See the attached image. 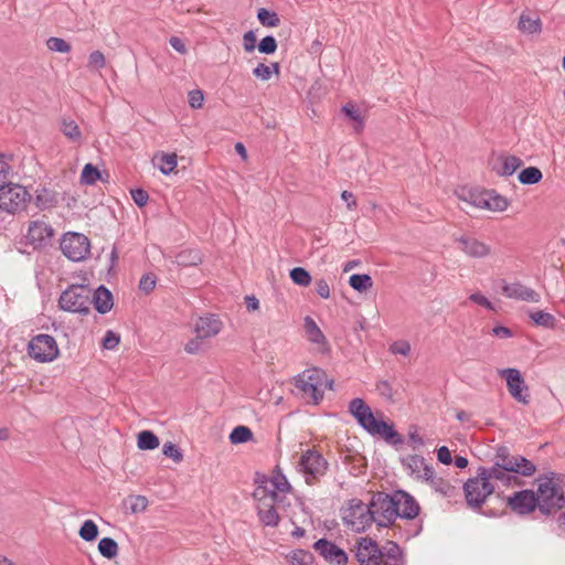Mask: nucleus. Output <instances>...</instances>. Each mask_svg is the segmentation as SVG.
Here are the masks:
<instances>
[{
  "instance_id": "c9c22d12",
  "label": "nucleus",
  "mask_w": 565,
  "mask_h": 565,
  "mask_svg": "<svg viewBox=\"0 0 565 565\" xmlns=\"http://www.w3.org/2000/svg\"><path fill=\"white\" fill-rule=\"evenodd\" d=\"M542 177V172L539 168L529 167L519 173L518 179L522 184H535L541 181Z\"/></svg>"
},
{
  "instance_id": "7c9ffc66",
  "label": "nucleus",
  "mask_w": 565,
  "mask_h": 565,
  "mask_svg": "<svg viewBox=\"0 0 565 565\" xmlns=\"http://www.w3.org/2000/svg\"><path fill=\"white\" fill-rule=\"evenodd\" d=\"M303 327L309 341L316 344H322L326 342L324 334L311 317L307 316L305 318Z\"/></svg>"
},
{
  "instance_id": "6e6552de",
  "label": "nucleus",
  "mask_w": 565,
  "mask_h": 565,
  "mask_svg": "<svg viewBox=\"0 0 565 565\" xmlns=\"http://www.w3.org/2000/svg\"><path fill=\"white\" fill-rule=\"evenodd\" d=\"M60 248L70 260L82 262L90 254V241L82 233L67 232L61 238Z\"/></svg>"
},
{
  "instance_id": "20e7f679",
  "label": "nucleus",
  "mask_w": 565,
  "mask_h": 565,
  "mask_svg": "<svg viewBox=\"0 0 565 565\" xmlns=\"http://www.w3.org/2000/svg\"><path fill=\"white\" fill-rule=\"evenodd\" d=\"M323 370L313 367L303 371L296 381V386L302 392L303 397L318 404L324 393L327 386L331 387Z\"/></svg>"
},
{
  "instance_id": "680f3d73",
  "label": "nucleus",
  "mask_w": 565,
  "mask_h": 565,
  "mask_svg": "<svg viewBox=\"0 0 565 565\" xmlns=\"http://www.w3.org/2000/svg\"><path fill=\"white\" fill-rule=\"evenodd\" d=\"M131 196L134 202L139 206L142 207L148 203L149 195L148 193L142 189H135L131 190Z\"/></svg>"
},
{
  "instance_id": "052dcab7",
  "label": "nucleus",
  "mask_w": 565,
  "mask_h": 565,
  "mask_svg": "<svg viewBox=\"0 0 565 565\" xmlns=\"http://www.w3.org/2000/svg\"><path fill=\"white\" fill-rule=\"evenodd\" d=\"M253 75L262 81H268L271 77V67L264 63H259L254 70Z\"/></svg>"
},
{
  "instance_id": "4c0bfd02",
  "label": "nucleus",
  "mask_w": 565,
  "mask_h": 565,
  "mask_svg": "<svg viewBox=\"0 0 565 565\" xmlns=\"http://www.w3.org/2000/svg\"><path fill=\"white\" fill-rule=\"evenodd\" d=\"M253 438L252 430L246 426H237L235 427L231 435H230V441L234 445L243 444Z\"/></svg>"
},
{
  "instance_id": "603ef678",
  "label": "nucleus",
  "mask_w": 565,
  "mask_h": 565,
  "mask_svg": "<svg viewBox=\"0 0 565 565\" xmlns=\"http://www.w3.org/2000/svg\"><path fill=\"white\" fill-rule=\"evenodd\" d=\"M162 454L179 463L183 460L182 451L171 441H167L162 447Z\"/></svg>"
},
{
  "instance_id": "69168bd1",
  "label": "nucleus",
  "mask_w": 565,
  "mask_h": 565,
  "mask_svg": "<svg viewBox=\"0 0 565 565\" xmlns=\"http://www.w3.org/2000/svg\"><path fill=\"white\" fill-rule=\"evenodd\" d=\"M203 339H199L195 334V338L191 339L185 345L184 351L189 354H196L202 350Z\"/></svg>"
},
{
  "instance_id": "9d476101",
  "label": "nucleus",
  "mask_w": 565,
  "mask_h": 565,
  "mask_svg": "<svg viewBox=\"0 0 565 565\" xmlns=\"http://www.w3.org/2000/svg\"><path fill=\"white\" fill-rule=\"evenodd\" d=\"M31 195L28 190L17 183H7L0 188V210L14 214L25 209Z\"/></svg>"
},
{
  "instance_id": "5fc2aeb1",
  "label": "nucleus",
  "mask_w": 565,
  "mask_h": 565,
  "mask_svg": "<svg viewBox=\"0 0 565 565\" xmlns=\"http://www.w3.org/2000/svg\"><path fill=\"white\" fill-rule=\"evenodd\" d=\"M277 50V41L274 36L267 35L258 44V51L264 54H273Z\"/></svg>"
},
{
  "instance_id": "bb28decb",
  "label": "nucleus",
  "mask_w": 565,
  "mask_h": 565,
  "mask_svg": "<svg viewBox=\"0 0 565 565\" xmlns=\"http://www.w3.org/2000/svg\"><path fill=\"white\" fill-rule=\"evenodd\" d=\"M92 302L99 313H107L114 306L113 295L106 287L99 286L93 295Z\"/></svg>"
},
{
  "instance_id": "7ed1b4c3",
  "label": "nucleus",
  "mask_w": 565,
  "mask_h": 565,
  "mask_svg": "<svg viewBox=\"0 0 565 565\" xmlns=\"http://www.w3.org/2000/svg\"><path fill=\"white\" fill-rule=\"evenodd\" d=\"M537 508L543 514H552L565 505L564 492L558 475L550 472L537 479Z\"/></svg>"
},
{
  "instance_id": "6ab92c4d",
  "label": "nucleus",
  "mask_w": 565,
  "mask_h": 565,
  "mask_svg": "<svg viewBox=\"0 0 565 565\" xmlns=\"http://www.w3.org/2000/svg\"><path fill=\"white\" fill-rule=\"evenodd\" d=\"M313 548L332 565L348 564L349 558L347 553L331 541L320 539L313 544Z\"/></svg>"
},
{
  "instance_id": "a211bd4d",
  "label": "nucleus",
  "mask_w": 565,
  "mask_h": 565,
  "mask_svg": "<svg viewBox=\"0 0 565 565\" xmlns=\"http://www.w3.org/2000/svg\"><path fill=\"white\" fill-rule=\"evenodd\" d=\"M55 235L54 228L45 221H32L29 224L26 238L34 248H43L51 244Z\"/></svg>"
},
{
  "instance_id": "4d7b16f0",
  "label": "nucleus",
  "mask_w": 565,
  "mask_h": 565,
  "mask_svg": "<svg viewBox=\"0 0 565 565\" xmlns=\"http://www.w3.org/2000/svg\"><path fill=\"white\" fill-rule=\"evenodd\" d=\"M411 344L408 341L399 340L395 341L390 345V352L393 354H399L407 356L411 353Z\"/></svg>"
},
{
  "instance_id": "0e129e2a",
  "label": "nucleus",
  "mask_w": 565,
  "mask_h": 565,
  "mask_svg": "<svg viewBox=\"0 0 565 565\" xmlns=\"http://www.w3.org/2000/svg\"><path fill=\"white\" fill-rule=\"evenodd\" d=\"M243 46L244 50L248 53L253 52L256 47V35L254 31H247L243 35Z\"/></svg>"
},
{
  "instance_id": "a878e982",
  "label": "nucleus",
  "mask_w": 565,
  "mask_h": 565,
  "mask_svg": "<svg viewBox=\"0 0 565 565\" xmlns=\"http://www.w3.org/2000/svg\"><path fill=\"white\" fill-rule=\"evenodd\" d=\"M522 166V160L515 156H501L497 159L493 170L498 175H512Z\"/></svg>"
},
{
  "instance_id": "0eeeda50",
  "label": "nucleus",
  "mask_w": 565,
  "mask_h": 565,
  "mask_svg": "<svg viewBox=\"0 0 565 565\" xmlns=\"http://www.w3.org/2000/svg\"><path fill=\"white\" fill-rule=\"evenodd\" d=\"M373 523L381 527L388 526L397 519L395 509V492L387 494L377 492L370 502Z\"/></svg>"
},
{
  "instance_id": "de8ad7c7",
  "label": "nucleus",
  "mask_w": 565,
  "mask_h": 565,
  "mask_svg": "<svg viewBox=\"0 0 565 565\" xmlns=\"http://www.w3.org/2000/svg\"><path fill=\"white\" fill-rule=\"evenodd\" d=\"M291 280L299 286L307 287L311 282L310 274L302 267H296L290 270Z\"/></svg>"
},
{
  "instance_id": "e2e57ef3",
  "label": "nucleus",
  "mask_w": 565,
  "mask_h": 565,
  "mask_svg": "<svg viewBox=\"0 0 565 565\" xmlns=\"http://www.w3.org/2000/svg\"><path fill=\"white\" fill-rule=\"evenodd\" d=\"M203 100H204V97H203V94L201 90L194 89L189 93V104L192 108H194V109L201 108L203 105Z\"/></svg>"
},
{
  "instance_id": "37998d69",
  "label": "nucleus",
  "mask_w": 565,
  "mask_h": 565,
  "mask_svg": "<svg viewBox=\"0 0 565 565\" xmlns=\"http://www.w3.org/2000/svg\"><path fill=\"white\" fill-rule=\"evenodd\" d=\"M36 206L41 210L52 207L56 203L55 194L46 189L38 192L35 198Z\"/></svg>"
},
{
  "instance_id": "b1692460",
  "label": "nucleus",
  "mask_w": 565,
  "mask_h": 565,
  "mask_svg": "<svg viewBox=\"0 0 565 565\" xmlns=\"http://www.w3.org/2000/svg\"><path fill=\"white\" fill-rule=\"evenodd\" d=\"M256 488H266L269 491V494H279L287 493L290 491L291 487L279 469L274 471V475L269 479H265Z\"/></svg>"
},
{
  "instance_id": "cd10ccee",
  "label": "nucleus",
  "mask_w": 565,
  "mask_h": 565,
  "mask_svg": "<svg viewBox=\"0 0 565 565\" xmlns=\"http://www.w3.org/2000/svg\"><path fill=\"white\" fill-rule=\"evenodd\" d=\"M152 162L161 171V173L168 175L175 170L178 164V157L174 152L166 153L160 151L153 156Z\"/></svg>"
},
{
  "instance_id": "c756f323",
  "label": "nucleus",
  "mask_w": 565,
  "mask_h": 565,
  "mask_svg": "<svg viewBox=\"0 0 565 565\" xmlns=\"http://www.w3.org/2000/svg\"><path fill=\"white\" fill-rule=\"evenodd\" d=\"M62 134L72 142L81 143L82 142V131L78 125L70 118H63L61 120L60 127Z\"/></svg>"
},
{
  "instance_id": "2f4dec72",
  "label": "nucleus",
  "mask_w": 565,
  "mask_h": 565,
  "mask_svg": "<svg viewBox=\"0 0 565 565\" xmlns=\"http://www.w3.org/2000/svg\"><path fill=\"white\" fill-rule=\"evenodd\" d=\"M175 262L179 266H198L202 263V256L196 249H185L175 256Z\"/></svg>"
},
{
  "instance_id": "ddd939ff",
  "label": "nucleus",
  "mask_w": 565,
  "mask_h": 565,
  "mask_svg": "<svg viewBox=\"0 0 565 565\" xmlns=\"http://www.w3.org/2000/svg\"><path fill=\"white\" fill-rule=\"evenodd\" d=\"M29 354L39 362H50L58 355V347L52 335L38 334L29 343Z\"/></svg>"
},
{
  "instance_id": "f3484780",
  "label": "nucleus",
  "mask_w": 565,
  "mask_h": 565,
  "mask_svg": "<svg viewBox=\"0 0 565 565\" xmlns=\"http://www.w3.org/2000/svg\"><path fill=\"white\" fill-rule=\"evenodd\" d=\"M352 551L360 565H381L380 546L371 537H360Z\"/></svg>"
},
{
  "instance_id": "412c9836",
  "label": "nucleus",
  "mask_w": 565,
  "mask_h": 565,
  "mask_svg": "<svg viewBox=\"0 0 565 565\" xmlns=\"http://www.w3.org/2000/svg\"><path fill=\"white\" fill-rule=\"evenodd\" d=\"M222 329L223 322L215 315L200 317L194 324V333L203 340L216 337Z\"/></svg>"
},
{
  "instance_id": "338daca9",
  "label": "nucleus",
  "mask_w": 565,
  "mask_h": 565,
  "mask_svg": "<svg viewBox=\"0 0 565 565\" xmlns=\"http://www.w3.org/2000/svg\"><path fill=\"white\" fill-rule=\"evenodd\" d=\"M317 294L323 298L328 299L330 297V287L326 279H318L315 282Z\"/></svg>"
},
{
  "instance_id": "49530a36",
  "label": "nucleus",
  "mask_w": 565,
  "mask_h": 565,
  "mask_svg": "<svg viewBox=\"0 0 565 565\" xmlns=\"http://www.w3.org/2000/svg\"><path fill=\"white\" fill-rule=\"evenodd\" d=\"M46 46L52 52L68 53L71 52V44L62 38L51 36L46 40Z\"/></svg>"
},
{
  "instance_id": "f704fd0d",
  "label": "nucleus",
  "mask_w": 565,
  "mask_h": 565,
  "mask_svg": "<svg viewBox=\"0 0 565 565\" xmlns=\"http://www.w3.org/2000/svg\"><path fill=\"white\" fill-rule=\"evenodd\" d=\"M349 285L359 292L367 291L372 288L373 281L370 275L354 274L349 279Z\"/></svg>"
},
{
  "instance_id": "58836bf2",
  "label": "nucleus",
  "mask_w": 565,
  "mask_h": 565,
  "mask_svg": "<svg viewBox=\"0 0 565 565\" xmlns=\"http://www.w3.org/2000/svg\"><path fill=\"white\" fill-rule=\"evenodd\" d=\"M126 504L131 513L137 514L146 511L148 507V499L145 495H129Z\"/></svg>"
},
{
  "instance_id": "c85d7f7f",
  "label": "nucleus",
  "mask_w": 565,
  "mask_h": 565,
  "mask_svg": "<svg viewBox=\"0 0 565 565\" xmlns=\"http://www.w3.org/2000/svg\"><path fill=\"white\" fill-rule=\"evenodd\" d=\"M518 28L523 33L539 34L542 32V21L539 17L531 18L530 15L522 13L519 18Z\"/></svg>"
},
{
  "instance_id": "dca6fc26",
  "label": "nucleus",
  "mask_w": 565,
  "mask_h": 565,
  "mask_svg": "<svg viewBox=\"0 0 565 565\" xmlns=\"http://www.w3.org/2000/svg\"><path fill=\"white\" fill-rule=\"evenodd\" d=\"M469 202L476 207L494 212L505 211L509 206L508 200L494 191L470 192Z\"/></svg>"
},
{
  "instance_id": "f257e3e1",
  "label": "nucleus",
  "mask_w": 565,
  "mask_h": 565,
  "mask_svg": "<svg viewBox=\"0 0 565 565\" xmlns=\"http://www.w3.org/2000/svg\"><path fill=\"white\" fill-rule=\"evenodd\" d=\"M479 470L480 476L486 477L487 481L494 479L510 486L518 480L511 472L531 477L536 472V466L523 456L512 455L507 446H499L494 455V465L491 468L480 467Z\"/></svg>"
},
{
  "instance_id": "ea45409f",
  "label": "nucleus",
  "mask_w": 565,
  "mask_h": 565,
  "mask_svg": "<svg viewBox=\"0 0 565 565\" xmlns=\"http://www.w3.org/2000/svg\"><path fill=\"white\" fill-rule=\"evenodd\" d=\"M342 111L353 121L358 124L356 129L360 131L363 129L364 126V116L362 115V111L355 107L352 103H347L342 107Z\"/></svg>"
},
{
  "instance_id": "423d86ee",
  "label": "nucleus",
  "mask_w": 565,
  "mask_h": 565,
  "mask_svg": "<svg viewBox=\"0 0 565 565\" xmlns=\"http://www.w3.org/2000/svg\"><path fill=\"white\" fill-rule=\"evenodd\" d=\"M342 520L353 532H364L373 523L370 503L365 504L360 499H352L343 510Z\"/></svg>"
},
{
  "instance_id": "473e14b6",
  "label": "nucleus",
  "mask_w": 565,
  "mask_h": 565,
  "mask_svg": "<svg viewBox=\"0 0 565 565\" xmlns=\"http://www.w3.org/2000/svg\"><path fill=\"white\" fill-rule=\"evenodd\" d=\"M138 448L141 450H153L159 447V438L150 430H142L138 434Z\"/></svg>"
},
{
  "instance_id": "3c124183",
  "label": "nucleus",
  "mask_w": 565,
  "mask_h": 565,
  "mask_svg": "<svg viewBox=\"0 0 565 565\" xmlns=\"http://www.w3.org/2000/svg\"><path fill=\"white\" fill-rule=\"evenodd\" d=\"M404 465L412 471V473H420L424 466L426 465L425 459L422 456L414 455L408 456L404 460Z\"/></svg>"
},
{
  "instance_id": "f8f14e48",
  "label": "nucleus",
  "mask_w": 565,
  "mask_h": 565,
  "mask_svg": "<svg viewBox=\"0 0 565 565\" xmlns=\"http://www.w3.org/2000/svg\"><path fill=\"white\" fill-rule=\"evenodd\" d=\"M463 491L468 505L480 508L494 491V487L486 480V477L480 476V470L478 469L477 476L468 479L465 483Z\"/></svg>"
},
{
  "instance_id": "2eb2a0df",
  "label": "nucleus",
  "mask_w": 565,
  "mask_h": 565,
  "mask_svg": "<svg viewBox=\"0 0 565 565\" xmlns=\"http://www.w3.org/2000/svg\"><path fill=\"white\" fill-rule=\"evenodd\" d=\"M499 374L507 381L508 391L511 394V396L522 404H529V388L524 384V380L520 371L516 369L509 367L500 370Z\"/></svg>"
},
{
  "instance_id": "9b49d317",
  "label": "nucleus",
  "mask_w": 565,
  "mask_h": 565,
  "mask_svg": "<svg viewBox=\"0 0 565 565\" xmlns=\"http://www.w3.org/2000/svg\"><path fill=\"white\" fill-rule=\"evenodd\" d=\"M253 497L257 501V512L262 523L266 526H276L279 522V515L276 510L279 494H269L266 488H256Z\"/></svg>"
},
{
  "instance_id": "f03ea898",
  "label": "nucleus",
  "mask_w": 565,
  "mask_h": 565,
  "mask_svg": "<svg viewBox=\"0 0 565 565\" xmlns=\"http://www.w3.org/2000/svg\"><path fill=\"white\" fill-rule=\"evenodd\" d=\"M349 413L372 436H380L393 444L401 443L399 435L394 430L393 425L375 417L364 399L360 397L353 398L349 403Z\"/></svg>"
},
{
  "instance_id": "4468645a",
  "label": "nucleus",
  "mask_w": 565,
  "mask_h": 565,
  "mask_svg": "<svg viewBox=\"0 0 565 565\" xmlns=\"http://www.w3.org/2000/svg\"><path fill=\"white\" fill-rule=\"evenodd\" d=\"M455 242L458 243L459 249L470 258L482 259L490 257L493 253L491 245L472 235H460L455 238Z\"/></svg>"
},
{
  "instance_id": "393cba45",
  "label": "nucleus",
  "mask_w": 565,
  "mask_h": 565,
  "mask_svg": "<svg viewBox=\"0 0 565 565\" xmlns=\"http://www.w3.org/2000/svg\"><path fill=\"white\" fill-rule=\"evenodd\" d=\"M381 565H405L401 547L393 541H387L382 547Z\"/></svg>"
},
{
  "instance_id": "09e8293b",
  "label": "nucleus",
  "mask_w": 565,
  "mask_h": 565,
  "mask_svg": "<svg viewBox=\"0 0 565 565\" xmlns=\"http://www.w3.org/2000/svg\"><path fill=\"white\" fill-rule=\"evenodd\" d=\"M100 178L99 170L92 163L84 166L81 181L85 184H94Z\"/></svg>"
},
{
  "instance_id": "4be33fe9",
  "label": "nucleus",
  "mask_w": 565,
  "mask_h": 565,
  "mask_svg": "<svg viewBox=\"0 0 565 565\" xmlns=\"http://www.w3.org/2000/svg\"><path fill=\"white\" fill-rule=\"evenodd\" d=\"M502 294L512 299L529 301V302H539L540 295L521 282H507L502 280Z\"/></svg>"
},
{
  "instance_id": "c03bdc74",
  "label": "nucleus",
  "mask_w": 565,
  "mask_h": 565,
  "mask_svg": "<svg viewBox=\"0 0 565 565\" xmlns=\"http://www.w3.org/2000/svg\"><path fill=\"white\" fill-rule=\"evenodd\" d=\"M429 484L436 492H439L445 497H451L452 492L455 491V487L451 486L449 481L437 476L431 479Z\"/></svg>"
},
{
  "instance_id": "39448f33",
  "label": "nucleus",
  "mask_w": 565,
  "mask_h": 565,
  "mask_svg": "<svg viewBox=\"0 0 565 565\" xmlns=\"http://www.w3.org/2000/svg\"><path fill=\"white\" fill-rule=\"evenodd\" d=\"M92 291L87 285L75 284L64 290L58 299V306L62 310L88 315L90 311Z\"/></svg>"
},
{
  "instance_id": "13d9d810",
  "label": "nucleus",
  "mask_w": 565,
  "mask_h": 565,
  "mask_svg": "<svg viewBox=\"0 0 565 565\" xmlns=\"http://www.w3.org/2000/svg\"><path fill=\"white\" fill-rule=\"evenodd\" d=\"M120 342V337L113 332V331H107L104 339H103V348L106 349V350H113L115 349Z\"/></svg>"
},
{
  "instance_id": "1a4fd4ad",
  "label": "nucleus",
  "mask_w": 565,
  "mask_h": 565,
  "mask_svg": "<svg viewBox=\"0 0 565 565\" xmlns=\"http://www.w3.org/2000/svg\"><path fill=\"white\" fill-rule=\"evenodd\" d=\"M297 469L303 475L306 482L311 484L326 475L328 462L320 452L309 449L301 454Z\"/></svg>"
},
{
  "instance_id": "72a5a7b5",
  "label": "nucleus",
  "mask_w": 565,
  "mask_h": 565,
  "mask_svg": "<svg viewBox=\"0 0 565 565\" xmlns=\"http://www.w3.org/2000/svg\"><path fill=\"white\" fill-rule=\"evenodd\" d=\"M118 544L111 537H104L98 542V552L108 559H113L118 555Z\"/></svg>"
},
{
  "instance_id": "79ce46f5",
  "label": "nucleus",
  "mask_w": 565,
  "mask_h": 565,
  "mask_svg": "<svg viewBox=\"0 0 565 565\" xmlns=\"http://www.w3.org/2000/svg\"><path fill=\"white\" fill-rule=\"evenodd\" d=\"M257 18L263 25L269 26V28L278 26L280 23V19L278 17V14L276 12L269 11L265 8H262L258 10Z\"/></svg>"
},
{
  "instance_id": "8fccbe9b",
  "label": "nucleus",
  "mask_w": 565,
  "mask_h": 565,
  "mask_svg": "<svg viewBox=\"0 0 565 565\" xmlns=\"http://www.w3.org/2000/svg\"><path fill=\"white\" fill-rule=\"evenodd\" d=\"M106 66V57L102 51H93L88 56L87 68L99 71Z\"/></svg>"
},
{
  "instance_id": "e433bc0d",
  "label": "nucleus",
  "mask_w": 565,
  "mask_h": 565,
  "mask_svg": "<svg viewBox=\"0 0 565 565\" xmlns=\"http://www.w3.org/2000/svg\"><path fill=\"white\" fill-rule=\"evenodd\" d=\"M290 565H312L313 556L303 550H296L287 556Z\"/></svg>"
},
{
  "instance_id": "a19ab883",
  "label": "nucleus",
  "mask_w": 565,
  "mask_h": 565,
  "mask_svg": "<svg viewBox=\"0 0 565 565\" xmlns=\"http://www.w3.org/2000/svg\"><path fill=\"white\" fill-rule=\"evenodd\" d=\"M78 535L84 541L92 542L98 536V526L93 520H86L81 526Z\"/></svg>"
},
{
  "instance_id": "864d4df0",
  "label": "nucleus",
  "mask_w": 565,
  "mask_h": 565,
  "mask_svg": "<svg viewBox=\"0 0 565 565\" xmlns=\"http://www.w3.org/2000/svg\"><path fill=\"white\" fill-rule=\"evenodd\" d=\"M375 390L379 393L380 396L387 401L394 399L395 391L392 386V384L386 380H381L376 383Z\"/></svg>"
},
{
  "instance_id": "774afa93",
  "label": "nucleus",
  "mask_w": 565,
  "mask_h": 565,
  "mask_svg": "<svg viewBox=\"0 0 565 565\" xmlns=\"http://www.w3.org/2000/svg\"><path fill=\"white\" fill-rule=\"evenodd\" d=\"M437 458L444 465H449L452 461L450 450L446 446L438 448Z\"/></svg>"
},
{
  "instance_id": "a18cd8bd",
  "label": "nucleus",
  "mask_w": 565,
  "mask_h": 565,
  "mask_svg": "<svg viewBox=\"0 0 565 565\" xmlns=\"http://www.w3.org/2000/svg\"><path fill=\"white\" fill-rule=\"evenodd\" d=\"M530 318L535 322L537 326H542L545 328H554L555 326V318L548 312H544L542 310H537L530 313Z\"/></svg>"
},
{
  "instance_id": "5701e85b",
  "label": "nucleus",
  "mask_w": 565,
  "mask_h": 565,
  "mask_svg": "<svg viewBox=\"0 0 565 565\" xmlns=\"http://www.w3.org/2000/svg\"><path fill=\"white\" fill-rule=\"evenodd\" d=\"M395 509L397 518L412 520L418 515L419 505L416 500L405 491H395Z\"/></svg>"
},
{
  "instance_id": "aec40b11",
  "label": "nucleus",
  "mask_w": 565,
  "mask_h": 565,
  "mask_svg": "<svg viewBox=\"0 0 565 565\" xmlns=\"http://www.w3.org/2000/svg\"><path fill=\"white\" fill-rule=\"evenodd\" d=\"M508 505L519 514H527L537 508L536 494L532 490H521L508 498Z\"/></svg>"
},
{
  "instance_id": "6e6d98bb",
  "label": "nucleus",
  "mask_w": 565,
  "mask_h": 565,
  "mask_svg": "<svg viewBox=\"0 0 565 565\" xmlns=\"http://www.w3.org/2000/svg\"><path fill=\"white\" fill-rule=\"evenodd\" d=\"M157 285V277L153 274H146L140 278L139 289L145 294H150Z\"/></svg>"
},
{
  "instance_id": "bf43d9fd",
  "label": "nucleus",
  "mask_w": 565,
  "mask_h": 565,
  "mask_svg": "<svg viewBox=\"0 0 565 565\" xmlns=\"http://www.w3.org/2000/svg\"><path fill=\"white\" fill-rule=\"evenodd\" d=\"M6 159H7V156L3 153H0V188H2L3 185L7 184L6 181L11 171V168Z\"/></svg>"
}]
</instances>
